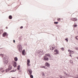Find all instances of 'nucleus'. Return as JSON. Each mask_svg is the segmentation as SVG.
<instances>
[{"label": "nucleus", "instance_id": "nucleus-1", "mask_svg": "<svg viewBox=\"0 0 78 78\" xmlns=\"http://www.w3.org/2000/svg\"><path fill=\"white\" fill-rule=\"evenodd\" d=\"M3 64H8V58H6V57H4L3 58Z\"/></svg>", "mask_w": 78, "mask_h": 78}, {"label": "nucleus", "instance_id": "nucleus-2", "mask_svg": "<svg viewBox=\"0 0 78 78\" xmlns=\"http://www.w3.org/2000/svg\"><path fill=\"white\" fill-rule=\"evenodd\" d=\"M18 48L19 51H20V53H21L22 51V45L19 44V46L18 47Z\"/></svg>", "mask_w": 78, "mask_h": 78}, {"label": "nucleus", "instance_id": "nucleus-3", "mask_svg": "<svg viewBox=\"0 0 78 78\" xmlns=\"http://www.w3.org/2000/svg\"><path fill=\"white\" fill-rule=\"evenodd\" d=\"M27 71H28L29 73L28 72H27V73L28 74V75H31V74H32V72H33V71H32V70H31V69H27Z\"/></svg>", "mask_w": 78, "mask_h": 78}, {"label": "nucleus", "instance_id": "nucleus-4", "mask_svg": "<svg viewBox=\"0 0 78 78\" xmlns=\"http://www.w3.org/2000/svg\"><path fill=\"white\" fill-rule=\"evenodd\" d=\"M45 66L49 68L50 67V64L48 62H46L45 63Z\"/></svg>", "mask_w": 78, "mask_h": 78}, {"label": "nucleus", "instance_id": "nucleus-5", "mask_svg": "<svg viewBox=\"0 0 78 78\" xmlns=\"http://www.w3.org/2000/svg\"><path fill=\"white\" fill-rule=\"evenodd\" d=\"M54 52H56L55 53H54L55 55H56L59 54V51H58L57 49H55L54 50Z\"/></svg>", "mask_w": 78, "mask_h": 78}, {"label": "nucleus", "instance_id": "nucleus-6", "mask_svg": "<svg viewBox=\"0 0 78 78\" xmlns=\"http://www.w3.org/2000/svg\"><path fill=\"white\" fill-rule=\"evenodd\" d=\"M70 19L73 21H77V20H78L77 18H71Z\"/></svg>", "mask_w": 78, "mask_h": 78}, {"label": "nucleus", "instance_id": "nucleus-7", "mask_svg": "<svg viewBox=\"0 0 78 78\" xmlns=\"http://www.w3.org/2000/svg\"><path fill=\"white\" fill-rule=\"evenodd\" d=\"M25 49L23 50L22 51V55H23V56H25Z\"/></svg>", "mask_w": 78, "mask_h": 78}, {"label": "nucleus", "instance_id": "nucleus-8", "mask_svg": "<svg viewBox=\"0 0 78 78\" xmlns=\"http://www.w3.org/2000/svg\"><path fill=\"white\" fill-rule=\"evenodd\" d=\"M13 62V66L14 67H16L17 66V63L15 61Z\"/></svg>", "mask_w": 78, "mask_h": 78}, {"label": "nucleus", "instance_id": "nucleus-9", "mask_svg": "<svg viewBox=\"0 0 78 78\" xmlns=\"http://www.w3.org/2000/svg\"><path fill=\"white\" fill-rule=\"evenodd\" d=\"M43 52V51L41 49L39 51H38V53L39 54H40V55H42V54L41 53H42Z\"/></svg>", "mask_w": 78, "mask_h": 78}, {"label": "nucleus", "instance_id": "nucleus-10", "mask_svg": "<svg viewBox=\"0 0 78 78\" xmlns=\"http://www.w3.org/2000/svg\"><path fill=\"white\" fill-rule=\"evenodd\" d=\"M45 57H47V56H49V58H51V56H50V54H46L45 55Z\"/></svg>", "mask_w": 78, "mask_h": 78}, {"label": "nucleus", "instance_id": "nucleus-11", "mask_svg": "<svg viewBox=\"0 0 78 78\" xmlns=\"http://www.w3.org/2000/svg\"><path fill=\"white\" fill-rule=\"evenodd\" d=\"M44 61H48V58L47 57H45L44 56Z\"/></svg>", "mask_w": 78, "mask_h": 78}, {"label": "nucleus", "instance_id": "nucleus-12", "mask_svg": "<svg viewBox=\"0 0 78 78\" xmlns=\"http://www.w3.org/2000/svg\"><path fill=\"white\" fill-rule=\"evenodd\" d=\"M6 36V32L3 33L2 34L3 37H5Z\"/></svg>", "mask_w": 78, "mask_h": 78}, {"label": "nucleus", "instance_id": "nucleus-13", "mask_svg": "<svg viewBox=\"0 0 78 78\" xmlns=\"http://www.w3.org/2000/svg\"><path fill=\"white\" fill-rule=\"evenodd\" d=\"M20 65H19L18 66V67H17V69L18 70H20Z\"/></svg>", "mask_w": 78, "mask_h": 78}, {"label": "nucleus", "instance_id": "nucleus-14", "mask_svg": "<svg viewBox=\"0 0 78 78\" xmlns=\"http://www.w3.org/2000/svg\"><path fill=\"white\" fill-rule=\"evenodd\" d=\"M9 19L10 20L12 19V16L11 15H9Z\"/></svg>", "mask_w": 78, "mask_h": 78}, {"label": "nucleus", "instance_id": "nucleus-15", "mask_svg": "<svg viewBox=\"0 0 78 78\" xmlns=\"http://www.w3.org/2000/svg\"><path fill=\"white\" fill-rule=\"evenodd\" d=\"M17 70V69H16L15 70L13 69V70H12L10 71V72H16Z\"/></svg>", "mask_w": 78, "mask_h": 78}, {"label": "nucleus", "instance_id": "nucleus-16", "mask_svg": "<svg viewBox=\"0 0 78 78\" xmlns=\"http://www.w3.org/2000/svg\"><path fill=\"white\" fill-rule=\"evenodd\" d=\"M69 53L70 55H73V51L71 50L70 51V52Z\"/></svg>", "mask_w": 78, "mask_h": 78}, {"label": "nucleus", "instance_id": "nucleus-17", "mask_svg": "<svg viewBox=\"0 0 78 78\" xmlns=\"http://www.w3.org/2000/svg\"><path fill=\"white\" fill-rule=\"evenodd\" d=\"M14 60L15 61H17L18 60V58L17 57H16L14 58Z\"/></svg>", "mask_w": 78, "mask_h": 78}, {"label": "nucleus", "instance_id": "nucleus-18", "mask_svg": "<svg viewBox=\"0 0 78 78\" xmlns=\"http://www.w3.org/2000/svg\"><path fill=\"white\" fill-rule=\"evenodd\" d=\"M3 30H0V34H2L3 33Z\"/></svg>", "mask_w": 78, "mask_h": 78}, {"label": "nucleus", "instance_id": "nucleus-19", "mask_svg": "<svg viewBox=\"0 0 78 78\" xmlns=\"http://www.w3.org/2000/svg\"><path fill=\"white\" fill-rule=\"evenodd\" d=\"M27 63H30V60L29 59H28L27 60Z\"/></svg>", "mask_w": 78, "mask_h": 78}, {"label": "nucleus", "instance_id": "nucleus-20", "mask_svg": "<svg viewBox=\"0 0 78 78\" xmlns=\"http://www.w3.org/2000/svg\"><path fill=\"white\" fill-rule=\"evenodd\" d=\"M9 70H11L12 69V67H10V66H9Z\"/></svg>", "mask_w": 78, "mask_h": 78}, {"label": "nucleus", "instance_id": "nucleus-21", "mask_svg": "<svg viewBox=\"0 0 78 78\" xmlns=\"http://www.w3.org/2000/svg\"><path fill=\"white\" fill-rule=\"evenodd\" d=\"M19 39L20 41H21L22 40V36L19 37Z\"/></svg>", "mask_w": 78, "mask_h": 78}, {"label": "nucleus", "instance_id": "nucleus-22", "mask_svg": "<svg viewBox=\"0 0 78 78\" xmlns=\"http://www.w3.org/2000/svg\"><path fill=\"white\" fill-rule=\"evenodd\" d=\"M9 69H6V70H5V71L6 72H9Z\"/></svg>", "mask_w": 78, "mask_h": 78}, {"label": "nucleus", "instance_id": "nucleus-23", "mask_svg": "<svg viewBox=\"0 0 78 78\" xmlns=\"http://www.w3.org/2000/svg\"><path fill=\"white\" fill-rule=\"evenodd\" d=\"M42 76H45V74H44V72H42Z\"/></svg>", "mask_w": 78, "mask_h": 78}, {"label": "nucleus", "instance_id": "nucleus-24", "mask_svg": "<svg viewBox=\"0 0 78 78\" xmlns=\"http://www.w3.org/2000/svg\"><path fill=\"white\" fill-rule=\"evenodd\" d=\"M30 77L31 78H33V76L32 75V74H30Z\"/></svg>", "mask_w": 78, "mask_h": 78}, {"label": "nucleus", "instance_id": "nucleus-25", "mask_svg": "<svg viewBox=\"0 0 78 78\" xmlns=\"http://www.w3.org/2000/svg\"><path fill=\"white\" fill-rule=\"evenodd\" d=\"M69 40V39L68 38H66L65 39V41H66V42H68V40Z\"/></svg>", "mask_w": 78, "mask_h": 78}, {"label": "nucleus", "instance_id": "nucleus-26", "mask_svg": "<svg viewBox=\"0 0 78 78\" xmlns=\"http://www.w3.org/2000/svg\"><path fill=\"white\" fill-rule=\"evenodd\" d=\"M73 26L74 27H77V24H74Z\"/></svg>", "mask_w": 78, "mask_h": 78}, {"label": "nucleus", "instance_id": "nucleus-27", "mask_svg": "<svg viewBox=\"0 0 78 78\" xmlns=\"http://www.w3.org/2000/svg\"><path fill=\"white\" fill-rule=\"evenodd\" d=\"M58 22H54V23H55V24H57L58 23Z\"/></svg>", "mask_w": 78, "mask_h": 78}, {"label": "nucleus", "instance_id": "nucleus-28", "mask_svg": "<svg viewBox=\"0 0 78 78\" xmlns=\"http://www.w3.org/2000/svg\"><path fill=\"white\" fill-rule=\"evenodd\" d=\"M57 20H58V21H60V20H61V18H59L57 19Z\"/></svg>", "mask_w": 78, "mask_h": 78}, {"label": "nucleus", "instance_id": "nucleus-29", "mask_svg": "<svg viewBox=\"0 0 78 78\" xmlns=\"http://www.w3.org/2000/svg\"><path fill=\"white\" fill-rule=\"evenodd\" d=\"M60 78H66V77H65V76H60Z\"/></svg>", "mask_w": 78, "mask_h": 78}, {"label": "nucleus", "instance_id": "nucleus-30", "mask_svg": "<svg viewBox=\"0 0 78 78\" xmlns=\"http://www.w3.org/2000/svg\"><path fill=\"white\" fill-rule=\"evenodd\" d=\"M70 62L71 64H73V61L71 60L70 61Z\"/></svg>", "mask_w": 78, "mask_h": 78}, {"label": "nucleus", "instance_id": "nucleus-31", "mask_svg": "<svg viewBox=\"0 0 78 78\" xmlns=\"http://www.w3.org/2000/svg\"><path fill=\"white\" fill-rule=\"evenodd\" d=\"M61 49L62 51H64V48H61Z\"/></svg>", "mask_w": 78, "mask_h": 78}, {"label": "nucleus", "instance_id": "nucleus-32", "mask_svg": "<svg viewBox=\"0 0 78 78\" xmlns=\"http://www.w3.org/2000/svg\"><path fill=\"white\" fill-rule=\"evenodd\" d=\"M45 66H41V68H44L45 67Z\"/></svg>", "mask_w": 78, "mask_h": 78}, {"label": "nucleus", "instance_id": "nucleus-33", "mask_svg": "<svg viewBox=\"0 0 78 78\" xmlns=\"http://www.w3.org/2000/svg\"><path fill=\"white\" fill-rule=\"evenodd\" d=\"M3 55H4L2 54H0V56H2V57H3Z\"/></svg>", "mask_w": 78, "mask_h": 78}, {"label": "nucleus", "instance_id": "nucleus-34", "mask_svg": "<svg viewBox=\"0 0 78 78\" xmlns=\"http://www.w3.org/2000/svg\"><path fill=\"white\" fill-rule=\"evenodd\" d=\"M27 63V65L29 67H30V63Z\"/></svg>", "mask_w": 78, "mask_h": 78}, {"label": "nucleus", "instance_id": "nucleus-35", "mask_svg": "<svg viewBox=\"0 0 78 78\" xmlns=\"http://www.w3.org/2000/svg\"><path fill=\"white\" fill-rule=\"evenodd\" d=\"M75 39L76 40H78V37L77 36V37H75Z\"/></svg>", "mask_w": 78, "mask_h": 78}, {"label": "nucleus", "instance_id": "nucleus-36", "mask_svg": "<svg viewBox=\"0 0 78 78\" xmlns=\"http://www.w3.org/2000/svg\"><path fill=\"white\" fill-rule=\"evenodd\" d=\"M23 28V26H21V27H20V29H22Z\"/></svg>", "mask_w": 78, "mask_h": 78}, {"label": "nucleus", "instance_id": "nucleus-37", "mask_svg": "<svg viewBox=\"0 0 78 78\" xmlns=\"http://www.w3.org/2000/svg\"><path fill=\"white\" fill-rule=\"evenodd\" d=\"M51 50H54V48L52 47V48Z\"/></svg>", "mask_w": 78, "mask_h": 78}, {"label": "nucleus", "instance_id": "nucleus-38", "mask_svg": "<svg viewBox=\"0 0 78 78\" xmlns=\"http://www.w3.org/2000/svg\"><path fill=\"white\" fill-rule=\"evenodd\" d=\"M13 43H15V42H16V41H15V40H13Z\"/></svg>", "mask_w": 78, "mask_h": 78}, {"label": "nucleus", "instance_id": "nucleus-39", "mask_svg": "<svg viewBox=\"0 0 78 78\" xmlns=\"http://www.w3.org/2000/svg\"><path fill=\"white\" fill-rule=\"evenodd\" d=\"M2 72V73H3V72H5V70H2L1 71Z\"/></svg>", "mask_w": 78, "mask_h": 78}, {"label": "nucleus", "instance_id": "nucleus-40", "mask_svg": "<svg viewBox=\"0 0 78 78\" xmlns=\"http://www.w3.org/2000/svg\"><path fill=\"white\" fill-rule=\"evenodd\" d=\"M76 50H78V48H76Z\"/></svg>", "mask_w": 78, "mask_h": 78}, {"label": "nucleus", "instance_id": "nucleus-41", "mask_svg": "<svg viewBox=\"0 0 78 78\" xmlns=\"http://www.w3.org/2000/svg\"><path fill=\"white\" fill-rule=\"evenodd\" d=\"M68 51L69 52H70V51H71V50H70V49H68Z\"/></svg>", "mask_w": 78, "mask_h": 78}, {"label": "nucleus", "instance_id": "nucleus-42", "mask_svg": "<svg viewBox=\"0 0 78 78\" xmlns=\"http://www.w3.org/2000/svg\"><path fill=\"white\" fill-rule=\"evenodd\" d=\"M44 69H47L48 68H47V67H45V66Z\"/></svg>", "mask_w": 78, "mask_h": 78}, {"label": "nucleus", "instance_id": "nucleus-43", "mask_svg": "<svg viewBox=\"0 0 78 78\" xmlns=\"http://www.w3.org/2000/svg\"><path fill=\"white\" fill-rule=\"evenodd\" d=\"M8 36V34H7V33H6V36Z\"/></svg>", "mask_w": 78, "mask_h": 78}, {"label": "nucleus", "instance_id": "nucleus-44", "mask_svg": "<svg viewBox=\"0 0 78 78\" xmlns=\"http://www.w3.org/2000/svg\"><path fill=\"white\" fill-rule=\"evenodd\" d=\"M22 72V71L21 70H19V72Z\"/></svg>", "mask_w": 78, "mask_h": 78}, {"label": "nucleus", "instance_id": "nucleus-45", "mask_svg": "<svg viewBox=\"0 0 78 78\" xmlns=\"http://www.w3.org/2000/svg\"><path fill=\"white\" fill-rule=\"evenodd\" d=\"M69 56H71V57H72V55L71 54H70L69 55Z\"/></svg>", "mask_w": 78, "mask_h": 78}, {"label": "nucleus", "instance_id": "nucleus-46", "mask_svg": "<svg viewBox=\"0 0 78 78\" xmlns=\"http://www.w3.org/2000/svg\"><path fill=\"white\" fill-rule=\"evenodd\" d=\"M57 27H60V25H57Z\"/></svg>", "mask_w": 78, "mask_h": 78}, {"label": "nucleus", "instance_id": "nucleus-47", "mask_svg": "<svg viewBox=\"0 0 78 78\" xmlns=\"http://www.w3.org/2000/svg\"><path fill=\"white\" fill-rule=\"evenodd\" d=\"M65 74H66V75H67V74L66 73V72H65Z\"/></svg>", "mask_w": 78, "mask_h": 78}, {"label": "nucleus", "instance_id": "nucleus-48", "mask_svg": "<svg viewBox=\"0 0 78 78\" xmlns=\"http://www.w3.org/2000/svg\"><path fill=\"white\" fill-rule=\"evenodd\" d=\"M6 29H8V27H6Z\"/></svg>", "mask_w": 78, "mask_h": 78}, {"label": "nucleus", "instance_id": "nucleus-49", "mask_svg": "<svg viewBox=\"0 0 78 78\" xmlns=\"http://www.w3.org/2000/svg\"><path fill=\"white\" fill-rule=\"evenodd\" d=\"M3 69V68H1V70H0V71L1 70H2Z\"/></svg>", "mask_w": 78, "mask_h": 78}, {"label": "nucleus", "instance_id": "nucleus-50", "mask_svg": "<svg viewBox=\"0 0 78 78\" xmlns=\"http://www.w3.org/2000/svg\"><path fill=\"white\" fill-rule=\"evenodd\" d=\"M76 78H78V76L76 77Z\"/></svg>", "mask_w": 78, "mask_h": 78}, {"label": "nucleus", "instance_id": "nucleus-51", "mask_svg": "<svg viewBox=\"0 0 78 78\" xmlns=\"http://www.w3.org/2000/svg\"><path fill=\"white\" fill-rule=\"evenodd\" d=\"M77 70L78 71V68L77 69Z\"/></svg>", "mask_w": 78, "mask_h": 78}, {"label": "nucleus", "instance_id": "nucleus-52", "mask_svg": "<svg viewBox=\"0 0 78 78\" xmlns=\"http://www.w3.org/2000/svg\"><path fill=\"white\" fill-rule=\"evenodd\" d=\"M2 13H3V12H2Z\"/></svg>", "mask_w": 78, "mask_h": 78}, {"label": "nucleus", "instance_id": "nucleus-53", "mask_svg": "<svg viewBox=\"0 0 78 78\" xmlns=\"http://www.w3.org/2000/svg\"><path fill=\"white\" fill-rule=\"evenodd\" d=\"M0 48L2 49V48Z\"/></svg>", "mask_w": 78, "mask_h": 78}]
</instances>
